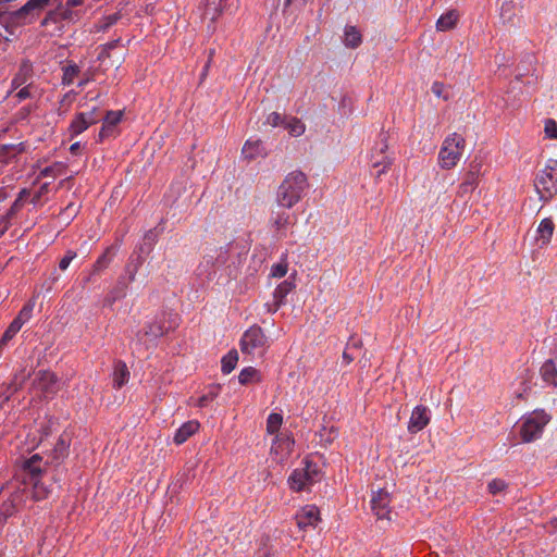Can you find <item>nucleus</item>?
<instances>
[{
  "label": "nucleus",
  "mask_w": 557,
  "mask_h": 557,
  "mask_svg": "<svg viewBox=\"0 0 557 557\" xmlns=\"http://www.w3.org/2000/svg\"><path fill=\"white\" fill-rule=\"evenodd\" d=\"M32 73V67L28 63H24L21 65L18 73L15 75V77L12 79V87L14 89H17L23 84L26 83L29 75Z\"/></svg>",
  "instance_id": "obj_38"
},
{
  "label": "nucleus",
  "mask_w": 557,
  "mask_h": 557,
  "mask_svg": "<svg viewBox=\"0 0 557 557\" xmlns=\"http://www.w3.org/2000/svg\"><path fill=\"white\" fill-rule=\"evenodd\" d=\"M362 42V35L356 26L346 25L344 28L343 44L346 48L356 49Z\"/></svg>",
  "instance_id": "obj_27"
},
{
  "label": "nucleus",
  "mask_w": 557,
  "mask_h": 557,
  "mask_svg": "<svg viewBox=\"0 0 557 557\" xmlns=\"http://www.w3.org/2000/svg\"><path fill=\"white\" fill-rule=\"evenodd\" d=\"M50 2V0H27L26 3L13 13L15 21L27 23L33 21Z\"/></svg>",
  "instance_id": "obj_11"
},
{
  "label": "nucleus",
  "mask_w": 557,
  "mask_h": 557,
  "mask_svg": "<svg viewBox=\"0 0 557 557\" xmlns=\"http://www.w3.org/2000/svg\"><path fill=\"white\" fill-rule=\"evenodd\" d=\"M84 0H66L64 4L59 5L60 15L63 20L72 21L77 14L72 11L73 8L82 5Z\"/></svg>",
  "instance_id": "obj_33"
},
{
  "label": "nucleus",
  "mask_w": 557,
  "mask_h": 557,
  "mask_svg": "<svg viewBox=\"0 0 557 557\" xmlns=\"http://www.w3.org/2000/svg\"><path fill=\"white\" fill-rule=\"evenodd\" d=\"M307 0H284V7L287 8L292 4L297 5V8H302Z\"/></svg>",
  "instance_id": "obj_60"
},
{
  "label": "nucleus",
  "mask_w": 557,
  "mask_h": 557,
  "mask_svg": "<svg viewBox=\"0 0 557 557\" xmlns=\"http://www.w3.org/2000/svg\"><path fill=\"white\" fill-rule=\"evenodd\" d=\"M37 388L41 389L46 395H51L57 392V376L54 373L49 371H42L38 373L36 380Z\"/></svg>",
  "instance_id": "obj_24"
},
{
  "label": "nucleus",
  "mask_w": 557,
  "mask_h": 557,
  "mask_svg": "<svg viewBox=\"0 0 557 557\" xmlns=\"http://www.w3.org/2000/svg\"><path fill=\"white\" fill-rule=\"evenodd\" d=\"M354 346L358 347L357 341H351L350 344H348L347 349L343 352V359L346 362V364H349L354 360V356L348 352V349Z\"/></svg>",
  "instance_id": "obj_55"
},
{
  "label": "nucleus",
  "mask_w": 557,
  "mask_h": 557,
  "mask_svg": "<svg viewBox=\"0 0 557 557\" xmlns=\"http://www.w3.org/2000/svg\"><path fill=\"white\" fill-rule=\"evenodd\" d=\"M459 18V14L455 10H450L442 14L436 21V29L440 32H447L453 29Z\"/></svg>",
  "instance_id": "obj_29"
},
{
  "label": "nucleus",
  "mask_w": 557,
  "mask_h": 557,
  "mask_svg": "<svg viewBox=\"0 0 557 557\" xmlns=\"http://www.w3.org/2000/svg\"><path fill=\"white\" fill-rule=\"evenodd\" d=\"M466 140L462 135L453 133L448 135L438 152V164L442 169H453L462 157Z\"/></svg>",
  "instance_id": "obj_5"
},
{
  "label": "nucleus",
  "mask_w": 557,
  "mask_h": 557,
  "mask_svg": "<svg viewBox=\"0 0 557 557\" xmlns=\"http://www.w3.org/2000/svg\"><path fill=\"white\" fill-rule=\"evenodd\" d=\"M98 121L99 115L97 114V110L95 108L89 112H81L71 122L69 126V134L71 137L78 136L90 125L97 123Z\"/></svg>",
  "instance_id": "obj_13"
},
{
  "label": "nucleus",
  "mask_w": 557,
  "mask_h": 557,
  "mask_svg": "<svg viewBox=\"0 0 557 557\" xmlns=\"http://www.w3.org/2000/svg\"><path fill=\"white\" fill-rule=\"evenodd\" d=\"M481 165L479 163H471L470 170L465 175L462 183L459 185L458 194L461 197H465L474 191L478 186V181L480 176Z\"/></svg>",
  "instance_id": "obj_20"
},
{
  "label": "nucleus",
  "mask_w": 557,
  "mask_h": 557,
  "mask_svg": "<svg viewBox=\"0 0 557 557\" xmlns=\"http://www.w3.org/2000/svg\"><path fill=\"white\" fill-rule=\"evenodd\" d=\"M290 208L278 207L273 209L270 216V225L277 236H285L290 224Z\"/></svg>",
  "instance_id": "obj_15"
},
{
  "label": "nucleus",
  "mask_w": 557,
  "mask_h": 557,
  "mask_svg": "<svg viewBox=\"0 0 557 557\" xmlns=\"http://www.w3.org/2000/svg\"><path fill=\"white\" fill-rule=\"evenodd\" d=\"M129 379V372L124 362H117L113 372V386L121 388Z\"/></svg>",
  "instance_id": "obj_31"
},
{
  "label": "nucleus",
  "mask_w": 557,
  "mask_h": 557,
  "mask_svg": "<svg viewBox=\"0 0 557 557\" xmlns=\"http://www.w3.org/2000/svg\"><path fill=\"white\" fill-rule=\"evenodd\" d=\"M123 112L122 111H108L104 119L101 131L99 133V137L102 140L103 138L110 136L113 132V128L120 121L122 120Z\"/></svg>",
  "instance_id": "obj_26"
},
{
  "label": "nucleus",
  "mask_w": 557,
  "mask_h": 557,
  "mask_svg": "<svg viewBox=\"0 0 557 557\" xmlns=\"http://www.w3.org/2000/svg\"><path fill=\"white\" fill-rule=\"evenodd\" d=\"M76 252L73 250H69L65 256L60 260L59 268L64 271L69 268L71 262L76 258Z\"/></svg>",
  "instance_id": "obj_54"
},
{
  "label": "nucleus",
  "mask_w": 557,
  "mask_h": 557,
  "mask_svg": "<svg viewBox=\"0 0 557 557\" xmlns=\"http://www.w3.org/2000/svg\"><path fill=\"white\" fill-rule=\"evenodd\" d=\"M295 288L294 281L289 277L280 283L273 292V305H268L269 312H276L281 305L284 304L286 296Z\"/></svg>",
  "instance_id": "obj_21"
},
{
  "label": "nucleus",
  "mask_w": 557,
  "mask_h": 557,
  "mask_svg": "<svg viewBox=\"0 0 557 557\" xmlns=\"http://www.w3.org/2000/svg\"><path fill=\"white\" fill-rule=\"evenodd\" d=\"M79 148H81V143H79V141H76V143H74V144H72V145H71V147H70V151H71L72 153H76V152L79 150Z\"/></svg>",
  "instance_id": "obj_62"
},
{
  "label": "nucleus",
  "mask_w": 557,
  "mask_h": 557,
  "mask_svg": "<svg viewBox=\"0 0 557 557\" xmlns=\"http://www.w3.org/2000/svg\"><path fill=\"white\" fill-rule=\"evenodd\" d=\"M534 188L539 199L550 201L557 195V160L548 159L545 165L536 173Z\"/></svg>",
  "instance_id": "obj_3"
},
{
  "label": "nucleus",
  "mask_w": 557,
  "mask_h": 557,
  "mask_svg": "<svg viewBox=\"0 0 557 557\" xmlns=\"http://www.w3.org/2000/svg\"><path fill=\"white\" fill-rule=\"evenodd\" d=\"M35 308L34 301H28L18 312L16 318L13 320L14 323H17V325L22 329V326L28 322L32 318L33 311Z\"/></svg>",
  "instance_id": "obj_36"
},
{
  "label": "nucleus",
  "mask_w": 557,
  "mask_h": 557,
  "mask_svg": "<svg viewBox=\"0 0 557 557\" xmlns=\"http://www.w3.org/2000/svg\"><path fill=\"white\" fill-rule=\"evenodd\" d=\"M15 97L17 98L18 101H22L26 98L29 97V91H28V87H23L21 88L16 94H15Z\"/></svg>",
  "instance_id": "obj_59"
},
{
  "label": "nucleus",
  "mask_w": 557,
  "mask_h": 557,
  "mask_svg": "<svg viewBox=\"0 0 557 557\" xmlns=\"http://www.w3.org/2000/svg\"><path fill=\"white\" fill-rule=\"evenodd\" d=\"M309 187L308 178L301 171L288 173L276 191V205L282 208H293L304 197Z\"/></svg>",
  "instance_id": "obj_2"
},
{
  "label": "nucleus",
  "mask_w": 557,
  "mask_h": 557,
  "mask_svg": "<svg viewBox=\"0 0 557 557\" xmlns=\"http://www.w3.org/2000/svg\"><path fill=\"white\" fill-rule=\"evenodd\" d=\"M544 133L547 138L557 139V122L553 119H547L544 125Z\"/></svg>",
  "instance_id": "obj_49"
},
{
  "label": "nucleus",
  "mask_w": 557,
  "mask_h": 557,
  "mask_svg": "<svg viewBox=\"0 0 557 557\" xmlns=\"http://www.w3.org/2000/svg\"><path fill=\"white\" fill-rule=\"evenodd\" d=\"M540 376L546 386L557 387V367L553 358L541 366Z\"/></svg>",
  "instance_id": "obj_23"
},
{
  "label": "nucleus",
  "mask_w": 557,
  "mask_h": 557,
  "mask_svg": "<svg viewBox=\"0 0 557 557\" xmlns=\"http://www.w3.org/2000/svg\"><path fill=\"white\" fill-rule=\"evenodd\" d=\"M524 0H503L499 7V18L503 25L517 26L520 17L519 13L523 8Z\"/></svg>",
  "instance_id": "obj_9"
},
{
  "label": "nucleus",
  "mask_w": 557,
  "mask_h": 557,
  "mask_svg": "<svg viewBox=\"0 0 557 557\" xmlns=\"http://www.w3.org/2000/svg\"><path fill=\"white\" fill-rule=\"evenodd\" d=\"M488 492L493 495L504 492L507 487V483L502 479H494L488 483Z\"/></svg>",
  "instance_id": "obj_50"
},
{
  "label": "nucleus",
  "mask_w": 557,
  "mask_h": 557,
  "mask_svg": "<svg viewBox=\"0 0 557 557\" xmlns=\"http://www.w3.org/2000/svg\"><path fill=\"white\" fill-rule=\"evenodd\" d=\"M319 509L314 505H306L295 516L297 525L300 530L315 527L320 520Z\"/></svg>",
  "instance_id": "obj_17"
},
{
  "label": "nucleus",
  "mask_w": 557,
  "mask_h": 557,
  "mask_svg": "<svg viewBox=\"0 0 557 557\" xmlns=\"http://www.w3.org/2000/svg\"><path fill=\"white\" fill-rule=\"evenodd\" d=\"M294 447V440L287 433L276 434L272 441L271 455L280 463L286 461Z\"/></svg>",
  "instance_id": "obj_10"
},
{
  "label": "nucleus",
  "mask_w": 557,
  "mask_h": 557,
  "mask_svg": "<svg viewBox=\"0 0 557 557\" xmlns=\"http://www.w3.org/2000/svg\"><path fill=\"white\" fill-rule=\"evenodd\" d=\"M26 194V190H22L20 193V197L14 201L13 206H12V210H15L18 206H20V200L22 198V195Z\"/></svg>",
  "instance_id": "obj_63"
},
{
  "label": "nucleus",
  "mask_w": 557,
  "mask_h": 557,
  "mask_svg": "<svg viewBox=\"0 0 557 557\" xmlns=\"http://www.w3.org/2000/svg\"><path fill=\"white\" fill-rule=\"evenodd\" d=\"M35 308L34 301H28L18 312L16 318L13 320L14 323H17V325L22 329V326L28 322L32 318L33 311Z\"/></svg>",
  "instance_id": "obj_37"
},
{
  "label": "nucleus",
  "mask_w": 557,
  "mask_h": 557,
  "mask_svg": "<svg viewBox=\"0 0 557 557\" xmlns=\"http://www.w3.org/2000/svg\"><path fill=\"white\" fill-rule=\"evenodd\" d=\"M268 151L259 138H249L242 148V157L248 161L267 157Z\"/></svg>",
  "instance_id": "obj_19"
},
{
  "label": "nucleus",
  "mask_w": 557,
  "mask_h": 557,
  "mask_svg": "<svg viewBox=\"0 0 557 557\" xmlns=\"http://www.w3.org/2000/svg\"><path fill=\"white\" fill-rule=\"evenodd\" d=\"M283 423V417L280 413L272 412L267 419V431L269 434H276Z\"/></svg>",
  "instance_id": "obj_40"
},
{
  "label": "nucleus",
  "mask_w": 557,
  "mask_h": 557,
  "mask_svg": "<svg viewBox=\"0 0 557 557\" xmlns=\"http://www.w3.org/2000/svg\"><path fill=\"white\" fill-rule=\"evenodd\" d=\"M387 148H388V145H387L386 136L384 134H381L380 139L373 146L371 153H376V154H382V156L388 154Z\"/></svg>",
  "instance_id": "obj_48"
},
{
  "label": "nucleus",
  "mask_w": 557,
  "mask_h": 557,
  "mask_svg": "<svg viewBox=\"0 0 557 557\" xmlns=\"http://www.w3.org/2000/svg\"><path fill=\"white\" fill-rule=\"evenodd\" d=\"M552 351H553L555 359L557 360V337L554 338V346L552 348Z\"/></svg>",
  "instance_id": "obj_64"
},
{
  "label": "nucleus",
  "mask_w": 557,
  "mask_h": 557,
  "mask_svg": "<svg viewBox=\"0 0 557 557\" xmlns=\"http://www.w3.org/2000/svg\"><path fill=\"white\" fill-rule=\"evenodd\" d=\"M112 261V251L111 248H108L95 262L94 264V273H98L110 264Z\"/></svg>",
  "instance_id": "obj_42"
},
{
  "label": "nucleus",
  "mask_w": 557,
  "mask_h": 557,
  "mask_svg": "<svg viewBox=\"0 0 557 557\" xmlns=\"http://www.w3.org/2000/svg\"><path fill=\"white\" fill-rule=\"evenodd\" d=\"M238 354L236 350L228 351L221 361V369L224 374H230L236 367Z\"/></svg>",
  "instance_id": "obj_34"
},
{
  "label": "nucleus",
  "mask_w": 557,
  "mask_h": 557,
  "mask_svg": "<svg viewBox=\"0 0 557 557\" xmlns=\"http://www.w3.org/2000/svg\"><path fill=\"white\" fill-rule=\"evenodd\" d=\"M288 271V264L286 260H281L280 262L273 264L271 267L270 276L282 278L287 274Z\"/></svg>",
  "instance_id": "obj_46"
},
{
  "label": "nucleus",
  "mask_w": 557,
  "mask_h": 557,
  "mask_svg": "<svg viewBox=\"0 0 557 557\" xmlns=\"http://www.w3.org/2000/svg\"><path fill=\"white\" fill-rule=\"evenodd\" d=\"M212 256H206L203 261L198 267V273L199 275H203L208 273V276H210L211 272L210 269L212 268Z\"/></svg>",
  "instance_id": "obj_53"
},
{
  "label": "nucleus",
  "mask_w": 557,
  "mask_h": 557,
  "mask_svg": "<svg viewBox=\"0 0 557 557\" xmlns=\"http://www.w3.org/2000/svg\"><path fill=\"white\" fill-rule=\"evenodd\" d=\"M69 445L64 440H61L55 448V453L58 454V458H63L66 454Z\"/></svg>",
  "instance_id": "obj_56"
},
{
  "label": "nucleus",
  "mask_w": 557,
  "mask_h": 557,
  "mask_svg": "<svg viewBox=\"0 0 557 557\" xmlns=\"http://www.w3.org/2000/svg\"><path fill=\"white\" fill-rule=\"evenodd\" d=\"M26 149L25 143L5 144L0 146V162L8 163L16 156L24 152Z\"/></svg>",
  "instance_id": "obj_28"
},
{
  "label": "nucleus",
  "mask_w": 557,
  "mask_h": 557,
  "mask_svg": "<svg viewBox=\"0 0 557 557\" xmlns=\"http://www.w3.org/2000/svg\"><path fill=\"white\" fill-rule=\"evenodd\" d=\"M371 164L377 169L376 175L380 176L391 166L392 158L388 154L371 153Z\"/></svg>",
  "instance_id": "obj_32"
},
{
  "label": "nucleus",
  "mask_w": 557,
  "mask_h": 557,
  "mask_svg": "<svg viewBox=\"0 0 557 557\" xmlns=\"http://www.w3.org/2000/svg\"><path fill=\"white\" fill-rule=\"evenodd\" d=\"M199 422L196 420H189L183 423L174 434V442L177 445L185 443L191 435H194L199 430Z\"/></svg>",
  "instance_id": "obj_25"
},
{
  "label": "nucleus",
  "mask_w": 557,
  "mask_h": 557,
  "mask_svg": "<svg viewBox=\"0 0 557 557\" xmlns=\"http://www.w3.org/2000/svg\"><path fill=\"white\" fill-rule=\"evenodd\" d=\"M431 420V411L423 405H418L412 409L409 422L408 431L412 434L422 431Z\"/></svg>",
  "instance_id": "obj_14"
},
{
  "label": "nucleus",
  "mask_w": 557,
  "mask_h": 557,
  "mask_svg": "<svg viewBox=\"0 0 557 557\" xmlns=\"http://www.w3.org/2000/svg\"><path fill=\"white\" fill-rule=\"evenodd\" d=\"M57 169H60V164L59 163H55V164H53L51 166L45 168L44 170H41L40 174L42 176H53V175H55V170Z\"/></svg>",
  "instance_id": "obj_57"
},
{
  "label": "nucleus",
  "mask_w": 557,
  "mask_h": 557,
  "mask_svg": "<svg viewBox=\"0 0 557 557\" xmlns=\"http://www.w3.org/2000/svg\"><path fill=\"white\" fill-rule=\"evenodd\" d=\"M125 288L126 286H117L116 288L112 289L103 299V306L104 307H111L117 299L125 296Z\"/></svg>",
  "instance_id": "obj_43"
},
{
  "label": "nucleus",
  "mask_w": 557,
  "mask_h": 557,
  "mask_svg": "<svg viewBox=\"0 0 557 557\" xmlns=\"http://www.w3.org/2000/svg\"><path fill=\"white\" fill-rule=\"evenodd\" d=\"M21 330V327L17 325V323H14L13 321L10 323L5 332L3 333L2 337L0 338V346H5L9 341H11L17 332Z\"/></svg>",
  "instance_id": "obj_47"
},
{
  "label": "nucleus",
  "mask_w": 557,
  "mask_h": 557,
  "mask_svg": "<svg viewBox=\"0 0 557 557\" xmlns=\"http://www.w3.org/2000/svg\"><path fill=\"white\" fill-rule=\"evenodd\" d=\"M165 318V313H162L148 321L144 332L145 336L151 339L163 336L171 329V324L166 322Z\"/></svg>",
  "instance_id": "obj_18"
},
{
  "label": "nucleus",
  "mask_w": 557,
  "mask_h": 557,
  "mask_svg": "<svg viewBox=\"0 0 557 557\" xmlns=\"http://www.w3.org/2000/svg\"><path fill=\"white\" fill-rule=\"evenodd\" d=\"M141 263L143 259L140 257H136L135 259H131V261L126 264L125 272L129 283L135 281L136 273L138 272Z\"/></svg>",
  "instance_id": "obj_45"
},
{
  "label": "nucleus",
  "mask_w": 557,
  "mask_h": 557,
  "mask_svg": "<svg viewBox=\"0 0 557 557\" xmlns=\"http://www.w3.org/2000/svg\"><path fill=\"white\" fill-rule=\"evenodd\" d=\"M443 84L442 83H438V82H435L432 84V87H431V90L432 92L436 96V97H442V94H443Z\"/></svg>",
  "instance_id": "obj_58"
},
{
  "label": "nucleus",
  "mask_w": 557,
  "mask_h": 557,
  "mask_svg": "<svg viewBox=\"0 0 557 557\" xmlns=\"http://www.w3.org/2000/svg\"><path fill=\"white\" fill-rule=\"evenodd\" d=\"M389 494L383 490H379L372 495V510L377 519H391Z\"/></svg>",
  "instance_id": "obj_16"
},
{
  "label": "nucleus",
  "mask_w": 557,
  "mask_h": 557,
  "mask_svg": "<svg viewBox=\"0 0 557 557\" xmlns=\"http://www.w3.org/2000/svg\"><path fill=\"white\" fill-rule=\"evenodd\" d=\"M120 18L121 14L119 12L103 16L97 24L96 28L98 32H106L111 26L116 24Z\"/></svg>",
  "instance_id": "obj_41"
},
{
  "label": "nucleus",
  "mask_w": 557,
  "mask_h": 557,
  "mask_svg": "<svg viewBox=\"0 0 557 557\" xmlns=\"http://www.w3.org/2000/svg\"><path fill=\"white\" fill-rule=\"evenodd\" d=\"M50 2V0H27L26 3L13 13L15 21L27 23L33 21Z\"/></svg>",
  "instance_id": "obj_12"
},
{
  "label": "nucleus",
  "mask_w": 557,
  "mask_h": 557,
  "mask_svg": "<svg viewBox=\"0 0 557 557\" xmlns=\"http://www.w3.org/2000/svg\"><path fill=\"white\" fill-rule=\"evenodd\" d=\"M223 0H207L206 8H205V16L210 18L211 21H214L220 12H221V4Z\"/></svg>",
  "instance_id": "obj_39"
},
{
  "label": "nucleus",
  "mask_w": 557,
  "mask_h": 557,
  "mask_svg": "<svg viewBox=\"0 0 557 557\" xmlns=\"http://www.w3.org/2000/svg\"><path fill=\"white\" fill-rule=\"evenodd\" d=\"M47 187H48V184H44V185L41 186L39 194H38V195L33 199V203H34V205H36V203H37V201L39 200V198H40L41 194H42L44 191H46V190H47Z\"/></svg>",
  "instance_id": "obj_61"
},
{
  "label": "nucleus",
  "mask_w": 557,
  "mask_h": 557,
  "mask_svg": "<svg viewBox=\"0 0 557 557\" xmlns=\"http://www.w3.org/2000/svg\"><path fill=\"white\" fill-rule=\"evenodd\" d=\"M554 231L555 224L550 218H545L539 223L535 232V242L539 247L543 248L550 243Z\"/></svg>",
  "instance_id": "obj_22"
},
{
  "label": "nucleus",
  "mask_w": 557,
  "mask_h": 557,
  "mask_svg": "<svg viewBox=\"0 0 557 557\" xmlns=\"http://www.w3.org/2000/svg\"><path fill=\"white\" fill-rule=\"evenodd\" d=\"M267 346V337L259 326L249 327L240 339V349L244 354H261Z\"/></svg>",
  "instance_id": "obj_8"
},
{
  "label": "nucleus",
  "mask_w": 557,
  "mask_h": 557,
  "mask_svg": "<svg viewBox=\"0 0 557 557\" xmlns=\"http://www.w3.org/2000/svg\"><path fill=\"white\" fill-rule=\"evenodd\" d=\"M260 380V374L253 367L244 368L238 374V381L240 384L246 385Z\"/></svg>",
  "instance_id": "obj_35"
},
{
  "label": "nucleus",
  "mask_w": 557,
  "mask_h": 557,
  "mask_svg": "<svg viewBox=\"0 0 557 557\" xmlns=\"http://www.w3.org/2000/svg\"><path fill=\"white\" fill-rule=\"evenodd\" d=\"M7 492L8 499L0 506V527L11 517L22 505H26L24 495L21 492V484L11 481L0 488V494Z\"/></svg>",
  "instance_id": "obj_6"
},
{
  "label": "nucleus",
  "mask_w": 557,
  "mask_h": 557,
  "mask_svg": "<svg viewBox=\"0 0 557 557\" xmlns=\"http://www.w3.org/2000/svg\"><path fill=\"white\" fill-rule=\"evenodd\" d=\"M284 127L293 137H299L305 134V123L296 116H284Z\"/></svg>",
  "instance_id": "obj_30"
},
{
  "label": "nucleus",
  "mask_w": 557,
  "mask_h": 557,
  "mask_svg": "<svg viewBox=\"0 0 557 557\" xmlns=\"http://www.w3.org/2000/svg\"><path fill=\"white\" fill-rule=\"evenodd\" d=\"M79 73V67L76 64H69L65 67H63V77H62V84L63 85H71L74 82V78Z\"/></svg>",
  "instance_id": "obj_44"
},
{
  "label": "nucleus",
  "mask_w": 557,
  "mask_h": 557,
  "mask_svg": "<svg viewBox=\"0 0 557 557\" xmlns=\"http://www.w3.org/2000/svg\"><path fill=\"white\" fill-rule=\"evenodd\" d=\"M51 480L48 461L38 454L23 461L21 474L14 479L15 483L21 484V492L26 502L46 499L51 493L48 484Z\"/></svg>",
  "instance_id": "obj_1"
},
{
  "label": "nucleus",
  "mask_w": 557,
  "mask_h": 557,
  "mask_svg": "<svg viewBox=\"0 0 557 557\" xmlns=\"http://www.w3.org/2000/svg\"><path fill=\"white\" fill-rule=\"evenodd\" d=\"M549 420L550 416L542 409L524 414L519 424L521 440L524 443H530L540 438Z\"/></svg>",
  "instance_id": "obj_4"
},
{
  "label": "nucleus",
  "mask_w": 557,
  "mask_h": 557,
  "mask_svg": "<svg viewBox=\"0 0 557 557\" xmlns=\"http://www.w3.org/2000/svg\"><path fill=\"white\" fill-rule=\"evenodd\" d=\"M265 124L272 127L284 126V117L278 112H271L265 119Z\"/></svg>",
  "instance_id": "obj_51"
},
{
  "label": "nucleus",
  "mask_w": 557,
  "mask_h": 557,
  "mask_svg": "<svg viewBox=\"0 0 557 557\" xmlns=\"http://www.w3.org/2000/svg\"><path fill=\"white\" fill-rule=\"evenodd\" d=\"M216 396H218V393L213 388V389L209 391L207 394H205V395H202L201 397L198 398L197 406L198 407H206V406L209 405V403L213 401Z\"/></svg>",
  "instance_id": "obj_52"
},
{
  "label": "nucleus",
  "mask_w": 557,
  "mask_h": 557,
  "mask_svg": "<svg viewBox=\"0 0 557 557\" xmlns=\"http://www.w3.org/2000/svg\"><path fill=\"white\" fill-rule=\"evenodd\" d=\"M319 480V470L317 465L306 461L304 468L295 469L288 478L289 487L295 492L309 490V487Z\"/></svg>",
  "instance_id": "obj_7"
}]
</instances>
